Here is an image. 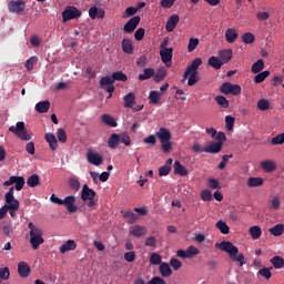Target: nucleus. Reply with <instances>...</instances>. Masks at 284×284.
Returning <instances> with one entry per match:
<instances>
[{"label": "nucleus", "mask_w": 284, "mask_h": 284, "mask_svg": "<svg viewBox=\"0 0 284 284\" xmlns=\"http://www.w3.org/2000/svg\"><path fill=\"white\" fill-rule=\"evenodd\" d=\"M232 54H233L232 49H224L219 52V57L224 64L230 63V61H232Z\"/></svg>", "instance_id": "nucleus-28"}, {"label": "nucleus", "mask_w": 284, "mask_h": 284, "mask_svg": "<svg viewBox=\"0 0 284 284\" xmlns=\"http://www.w3.org/2000/svg\"><path fill=\"white\" fill-rule=\"evenodd\" d=\"M272 145H283L284 143V133L277 134L271 139Z\"/></svg>", "instance_id": "nucleus-59"}, {"label": "nucleus", "mask_w": 284, "mask_h": 284, "mask_svg": "<svg viewBox=\"0 0 284 284\" xmlns=\"http://www.w3.org/2000/svg\"><path fill=\"white\" fill-rule=\"evenodd\" d=\"M267 77H270V71L260 72L254 77V82L263 83V81H265L267 79Z\"/></svg>", "instance_id": "nucleus-52"}, {"label": "nucleus", "mask_w": 284, "mask_h": 284, "mask_svg": "<svg viewBox=\"0 0 284 284\" xmlns=\"http://www.w3.org/2000/svg\"><path fill=\"white\" fill-rule=\"evenodd\" d=\"M203 65V60L201 58H195L191 64L186 68L182 81L187 80V85L192 88V85H196L201 78L199 77V68Z\"/></svg>", "instance_id": "nucleus-2"}, {"label": "nucleus", "mask_w": 284, "mask_h": 284, "mask_svg": "<svg viewBox=\"0 0 284 284\" xmlns=\"http://www.w3.org/2000/svg\"><path fill=\"white\" fill-rule=\"evenodd\" d=\"M82 12L77 7L69 6L62 11V21L63 23H68V21H72V19H80Z\"/></svg>", "instance_id": "nucleus-8"}, {"label": "nucleus", "mask_w": 284, "mask_h": 284, "mask_svg": "<svg viewBox=\"0 0 284 284\" xmlns=\"http://www.w3.org/2000/svg\"><path fill=\"white\" fill-rule=\"evenodd\" d=\"M207 63L211 68H214V70H221V68H223V65H224L221 58H217V57H214V55L209 58Z\"/></svg>", "instance_id": "nucleus-30"}, {"label": "nucleus", "mask_w": 284, "mask_h": 284, "mask_svg": "<svg viewBox=\"0 0 284 284\" xmlns=\"http://www.w3.org/2000/svg\"><path fill=\"white\" fill-rule=\"evenodd\" d=\"M94 196H97V192L90 189L88 184H83L81 190V199L82 201H89L87 204L88 207H94V205H97V200H94Z\"/></svg>", "instance_id": "nucleus-7"}, {"label": "nucleus", "mask_w": 284, "mask_h": 284, "mask_svg": "<svg viewBox=\"0 0 284 284\" xmlns=\"http://www.w3.org/2000/svg\"><path fill=\"white\" fill-rule=\"evenodd\" d=\"M28 229L29 231V243H31V246L33 250H37L39 246L43 245V243H45V240H43V230L37 225H34V223L30 222L28 224Z\"/></svg>", "instance_id": "nucleus-3"}, {"label": "nucleus", "mask_w": 284, "mask_h": 284, "mask_svg": "<svg viewBox=\"0 0 284 284\" xmlns=\"http://www.w3.org/2000/svg\"><path fill=\"white\" fill-rule=\"evenodd\" d=\"M161 261H163V257L159 253H152L150 256V264L151 265H161Z\"/></svg>", "instance_id": "nucleus-54"}, {"label": "nucleus", "mask_w": 284, "mask_h": 284, "mask_svg": "<svg viewBox=\"0 0 284 284\" xmlns=\"http://www.w3.org/2000/svg\"><path fill=\"white\" fill-rule=\"evenodd\" d=\"M4 207L9 212L12 219L17 217V212H19V200L14 197V186L10 187L9 191L4 194Z\"/></svg>", "instance_id": "nucleus-4"}, {"label": "nucleus", "mask_w": 284, "mask_h": 284, "mask_svg": "<svg viewBox=\"0 0 284 284\" xmlns=\"http://www.w3.org/2000/svg\"><path fill=\"white\" fill-rule=\"evenodd\" d=\"M87 161L91 163V165H101L103 163V156L99 153H95L93 151H89L87 153Z\"/></svg>", "instance_id": "nucleus-18"}, {"label": "nucleus", "mask_w": 284, "mask_h": 284, "mask_svg": "<svg viewBox=\"0 0 284 284\" xmlns=\"http://www.w3.org/2000/svg\"><path fill=\"white\" fill-rule=\"evenodd\" d=\"M270 263L273 265L275 270H283L284 267V258L282 256H274L270 260Z\"/></svg>", "instance_id": "nucleus-35"}, {"label": "nucleus", "mask_w": 284, "mask_h": 284, "mask_svg": "<svg viewBox=\"0 0 284 284\" xmlns=\"http://www.w3.org/2000/svg\"><path fill=\"white\" fill-rule=\"evenodd\" d=\"M2 232L6 236H10L12 234V222L4 221L2 222Z\"/></svg>", "instance_id": "nucleus-53"}, {"label": "nucleus", "mask_w": 284, "mask_h": 284, "mask_svg": "<svg viewBox=\"0 0 284 284\" xmlns=\"http://www.w3.org/2000/svg\"><path fill=\"white\" fill-rule=\"evenodd\" d=\"M102 123L105 125H109V128H116V120L112 118L110 114H103L102 115Z\"/></svg>", "instance_id": "nucleus-41"}, {"label": "nucleus", "mask_w": 284, "mask_h": 284, "mask_svg": "<svg viewBox=\"0 0 284 284\" xmlns=\"http://www.w3.org/2000/svg\"><path fill=\"white\" fill-rule=\"evenodd\" d=\"M9 132H12L14 136L20 139V141H31L32 135L26 130V122H17L16 126L12 125L9 128Z\"/></svg>", "instance_id": "nucleus-6"}, {"label": "nucleus", "mask_w": 284, "mask_h": 284, "mask_svg": "<svg viewBox=\"0 0 284 284\" xmlns=\"http://www.w3.org/2000/svg\"><path fill=\"white\" fill-rule=\"evenodd\" d=\"M37 63H39V58H37V55H33L26 61L24 68H27L28 72H31Z\"/></svg>", "instance_id": "nucleus-46"}, {"label": "nucleus", "mask_w": 284, "mask_h": 284, "mask_svg": "<svg viewBox=\"0 0 284 284\" xmlns=\"http://www.w3.org/2000/svg\"><path fill=\"white\" fill-rule=\"evenodd\" d=\"M129 233L135 239H141V236H145V234H148V229L141 225H134L130 227Z\"/></svg>", "instance_id": "nucleus-19"}, {"label": "nucleus", "mask_w": 284, "mask_h": 284, "mask_svg": "<svg viewBox=\"0 0 284 284\" xmlns=\"http://www.w3.org/2000/svg\"><path fill=\"white\" fill-rule=\"evenodd\" d=\"M122 50L125 52V54L134 53V47L132 45V41L130 39L122 40Z\"/></svg>", "instance_id": "nucleus-37"}, {"label": "nucleus", "mask_w": 284, "mask_h": 284, "mask_svg": "<svg viewBox=\"0 0 284 284\" xmlns=\"http://www.w3.org/2000/svg\"><path fill=\"white\" fill-rule=\"evenodd\" d=\"M220 92H222V94H232L233 97H239V94H241V85L224 82L220 87Z\"/></svg>", "instance_id": "nucleus-9"}, {"label": "nucleus", "mask_w": 284, "mask_h": 284, "mask_svg": "<svg viewBox=\"0 0 284 284\" xmlns=\"http://www.w3.org/2000/svg\"><path fill=\"white\" fill-rule=\"evenodd\" d=\"M214 100L223 110H227L230 108V101H227L226 97L217 95L214 98Z\"/></svg>", "instance_id": "nucleus-39"}, {"label": "nucleus", "mask_w": 284, "mask_h": 284, "mask_svg": "<svg viewBox=\"0 0 284 284\" xmlns=\"http://www.w3.org/2000/svg\"><path fill=\"white\" fill-rule=\"evenodd\" d=\"M77 250V242L74 240H68L60 246V253L65 254V252H72Z\"/></svg>", "instance_id": "nucleus-23"}, {"label": "nucleus", "mask_w": 284, "mask_h": 284, "mask_svg": "<svg viewBox=\"0 0 284 284\" xmlns=\"http://www.w3.org/2000/svg\"><path fill=\"white\" fill-rule=\"evenodd\" d=\"M57 136L60 143H65V141H68V134H65V130L63 129H58Z\"/></svg>", "instance_id": "nucleus-63"}, {"label": "nucleus", "mask_w": 284, "mask_h": 284, "mask_svg": "<svg viewBox=\"0 0 284 284\" xmlns=\"http://www.w3.org/2000/svg\"><path fill=\"white\" fill-rule=\"evenodd\" d=\"M69 185L74 192H79V190H81V182L78 179L70 178Z\"/></svg>", "instance_id": "nucleus-55"}, {"label": "nucleus", "mask_w": 284, "mask_h": 284, "mask_svg": "<svg viewBox=\"0 0 284 284\" xmlns=\"http://www.w3.org/2000/svg\"><path fill=\"white\" fill-rule=\"evenodd\" d=\"M155 136L161 143L163 152L168 153L170 150H172V132H170L166 128H160L155 132Z\"/></svg>", "instance_id": "nucleus-5"}, {"label": "nucleus", "mask_w": 284, "mask_h": 284, "mask_svg": "<svg viewBox=\"0 0 284 284\" xmlns=\"http://www.w3.org/2000/svg\"><path fill=\"white\" fill-rule=\"evenodd\" d=\"M136 12H139V9H136L134 7H129V8L125 9L122 18L128 19L130 17H134V14H136Z\"/></svg>", "instance_id": "nucleus-57"}, {"label": "nucleus", "mask_w": 284, "mask_h": 284, "mask_svg": "<svg viewBox=\"0 0 284 284\" xmlns=\"http://www.w3.org/2000/svg\"><path fill=\"white\" fill-rule=\"evenodd\" d=\"M170 265H171V267H173V270L175 272L181 270V267H183V263L180 260L175 258V257H172L170 260Z\"/></svg>", "instance_id": "nucleus-60"}, {"label": "nucleus", "mask_w": 284, "mask_h": 284, "mask_svg": "<svg viewBox=\"0 0 284 284\" xmlns=\"http://www.w3.org/2000/svg\"><path fill=\"white\" fill-rule=\"evenodd\" d=\"M225 124H226V130H229V131L234 130V116L226 115L225 116Z\"/></svg>", "instance_id": "nucleus-64"}, {"label": "nucleus", "mask_w": 284, "mask_h": 284, "mask_svg": "<svg viewBox=\"0 0 284 284\" xmlns=\"http://www.w3.org/2000/svg\"><path fill=\"white\" fill-rule=\"evenodd\" d=\"M160 274L163 278H170V275L172 274V268L170 267V264L162 262L160 264Z\"/></svg>", "instance_id": "nucleus-31"}, {"label": "nucleus", "mask_w": 284, "mask_h": 284, "mask_svg": "<svg viewBox=\"0 0 284 284\" xmlns=\"http://www.w3.org/2000/svg\"><path fill=\"white\" fill-rule=\"evenodd\" d=\"M239 39V32H236V29L234 28H229L225 31V40L227 43H234Z\"/></svg>", "instance_id": "nucleus-24"}, {"label": "nucleus", "mask_w": 284, "mask_h": 284, "mask_svg": "<svg viewBox=\"0 0 284 284\" xmlns=\"http://www.w3.org/2000/svg\"><path fill=\"white\" fill-rule=\"evenodd\" d=\"M111 77L113 79V82L114 81H122V82L128 81V75L125 73H123V71L113 72Z\"/></svg>", "instance_id": "nucleus-51"}, {"label": "nucleus", "mask_w": 284, "mask_h": 284, "mask_svg": "<svg viewBox=\"0 0 284 284\" xmlns=\"http://www.w3.org/2000/svg\"><path fill=\"white\" fill-rule=\"evenodd\" d=\"M139 23H141V17L134 16L124 24L123 31L126 34H132L139 28Z\"/></svg>", "instance_id": "nucleus-11"}, {"label": "nucleus", "mask_w": 284, "mask_h": 284, "mask_svg": "<svg viewBox=\"0 0 284 284\" xmlns=\"http://www.w3.org/2000/svg\"><path fill=\"white\" fill-rule=\"evenodd\" d=\"M257 108L262 111L265 112V110H270V100L267 99H260L257 101Z\"/></svg>", "instance_id": "nucleus-56"}, {"label": "nucleus", "mask_w": 284, "mask_h": 284, "mask_svg": "<svg viewBox=\"0 0 284 284\" xmlns=\"http://www.w3.org/2000/svg\"><path fill=\"white\" fill-rule=\"evenodd\" d=\"M264 68L265 62L263 59H258L255 63L252 64L251 72H253V74H258Z\"/></svg>", "instance_id": "nucleus-38"}, {"label": "nucleus", "mask_w": 284, "mask_h": 284, "mask_svg": "<svg viewBox=\"0 0 284 284\" xmlns=\"http://www.w3.org/2000/svg\"><path fill=\"white\" fill-rule=\"evenodd\" d=\"M161 97H163V93L159 91H151L149 94V100L153 105L159 104V101H161Z\"/></svg>", "instance_id": "nucleus-40"}, {"label": "nucleus", "mask_w": 284, "mask_h": 284, "mask_svg": "<svg viewBox=\"0 0 284 284\" xmlns=\"http://www.w3.org/2000/svg\"><path fill=\"white\" fill-rule=\"evenodd\" d=\"M40 182H41V179L39 178V175L32 174L31 176L28 178L27 185L29 187H37V185H39Z\"/></svg>", "instance_id": "nucleus-44"}, {"label": "nucleus", "mask_w": 284, "mask_h": 284, "mask_svg": "<svg viewBox=\"0 0 284 284\" xmlns=\"http://www.w3.org/2000/svg\"><path fill=\"white\" fill-rule=\"evenodd\" d=\"M174 52L173 48L169 49H161L160 50V57L161 61L165 63L166 68H170L172 65V54Z\"/></svg>", "instance_id": "nucleus-16"}, {"label": "nucleus", "mask_w": 284, "mask_h": 284, "mask_svg": "<svg viewBox=\"0 0 284 284\" xmlns=\"http://www.w3.org/2000/svg\"><path fill=\"white\" fill-rule=\"evenodd\" d=\"M253 241L261 239L263 231H261L260 226H251L248 230Z\"/></svg>", "instance_id": "nucleus-47"}, {"label": "nucleus", "mask_w": 284, "mask_h": 284, "mask_svg": "<svg viewBox=\"0 0 284 284\" xmlns=\"http://www.w3.org/2000/svg\"><path fill=\"white\" fill-rule=\"evenodd\" d=\"M145 247H152L153 250H156V237L155 236H149L146 241L144 242Z\"/></svg>", "instance_id": "nucleus-61"}, {"label": "nucleus", "mask_w": 284, "mask_h": 284, "mask_svg": "<svg viewBox=\"0 0 284 284\" xmlns=\"http://www.w3.org/2000/svg\"><path fill=\"white\" fill-rule=\"evenodd\" d=\"M124 219L129 220V223L132 225V223H136V219H139V215H136L134 212L132 211H128L124 214Z\"/></svg>", "instance_id": "nucleus-62"}, {"label": "nucleus", "mask_w": 284, "mask_h": 284, "mask_svg": "<svg viewBox=\"0 0 284 284\" xmlns=\"http://www.w3.org/2000/svg\"><path fill=\"white\" fill-rule=\"evenodd\" d=\"M121 141V136L116 133L111 134L108 146L111 148V150H116L119 148V143Z\"/></svg>", "instance_id": "nucleus-32"}, {"label": "nucleus", "mask_w": 284, "mask_h": 284, "mask_svg": "<svg viewBox=\"0 0 284 284\" xmlns=\"http://www.w3.org/2000/svg\"><path fill=\"white\" fill-rule=\"evenodd\" d=\"M215 247L216 250H221V252L229 254L233 263H240V267H243V265L247 263L245 262V255L243 253H239V247L234 246V244L230 241L216 243Z\"/></svg>", "instance_id": "nucleus-1"}, {"label": "nucleus", "mask_w": 284, "mask_h": 284, "mask_svg": "<svg viewBox=\"0 0 284 284\" xmlns=\"http://www.w3.org/2000/svg\"><path fill=\"white\" fill-rule=\"evenodd\" d=\"M8 278H10V268L0 267V284L1 281H8Z\"/></svg>", "instance_id": "nucleus-58"}, {"label": "nucleus", "mask_w": 284, "mask_h": 284, "mask_svg": "<svg viewBox=\"0 0 284 284\" xmlns=\"http://www.w3.org/2000/svg\"><path fill=\"white\" fill-rule=\"evenodd\" d=\"M100 85L102 89H105L106 92H109V94H112V92H114L115 88H114V79L112 78V75H106L101 78L100 80Z\"/></svg>", "instance_id": "nucleus-14"}, {"label": "nucleus", "mask_w": 284, "mask_h": 284, "mask_svg": "<svg viewBox=\"0 0 284 284\" xmlns=\"http://www.w3.org/2000/svg\"><path fill=\"white\" fill-rule=\"evenodd\" d=\"M123 101H124V108L132 109L136 104V95H134V93L130 92L126 95H124Z\"/></svg>", "instance_id": "nucleus-25"}, {"label": "nucleus", "mask_w": 284, "mask_h": 284, "mask_svg": "<svg viewBox=\"0 0 284 284\" xmlns=\"http://www.w3.org/2000/svg\"><path fill=\"white\" fill-rule=\"evenodd\" d=\"M89 17L90 19H103L105 17V11L103 9L97 8L93 6L89 9Z\"/></svg>", "instance_id": "nucleus-22"}, {"label": "nucleus", "mask_w": 284, "mask_h": 284, "mask_svg": "<svg viewBox=\"0 0 284 284\" xmlns=\"http://www.w3.org/2000/svg\"><path fill=\"white\" fill-rule=\"evenodd\" d=\"M223 150V142H211L206 148H204V152L206 154H219Z\"/></svg>", "instance_id": "nucleus-20"}, {"label": "nucleus", "mask_w": 284, "mask_h": 284, "mask_svg": "<svg viewBox=\"0 0 284 284\" xmlns=\"http://www.w3.org/2000/svg\"><path fill=\"white\" fill-rule=\"evenodd\" d=\"M47 143H49V146L52 151L57 150L59 148V142L57 141V136H54V133H47L44 136Z\"/></svg>", "instance_id": "nucleus-26"}, {"label": "nucleus", "mask_w": 284, "mask_h": 284, "mask_svg": "<svg viewBox=\"0 0 284 284\" xmlns=\"http://www.w3.org/2000/svg\"><path fill=\"white\" fill-rule=\"evenodd\" d=\"M3 185L6 187H10V185H14L13 191L17 190V192H21V189L23 187V185H26V179H23V176L11 175L9 180L3 182Z\"/></svg>", "instance_id": "nucleus-10"}, {"label": "nucleus", "mask_w": 284, "mask_h": 284, "mask_svg": "<svg viewBox=\"0 0 284 284\" xmlns=\"http://www.w3.org/2000/svg\"><path fill=\"white\" fill-rule=\"evenodd\" d=\"M261 168L264 170V172H274V170H276V162L272 160L262 161Z\"/></svg>", "instance_id": "nucleus-29"}, {"label": "nucleus", "mask_w": 284, "mask_h": 284, "mask_svg": "<svg viewBox=\"0 0 284 284\" xmlns=\"http://www.w3.org/2000/svg\"><path fill=\"white\" fill-rule=\"evenodd\" d=\"M50 110V101H41L36 104V111L39 112V114H45Z\"/></svg>", "instance_id": "nucleus-34"}, {"label": "nucleus", "mask_w": 284, "mask_h": 284, "mask_svg": "<svg viewBox=\"0 0 284 284\" xmlns=\"http://www.w3.org/2000/svg\"><path fill=\"white\" fill-rule=\"evenodd\" d=\"M199 43H201V41L197 38H190L187 44V52H194V50L199 48Z\"/></svg>", "instance_id": "nucleus-49"}, {"label": "nucleus", "mask_w": 284, "mask_h": 284, "mask_svg": "<svg viewBox=\"0 0 284 284\" xmlns=\"http://www.w3.org/2000/svg\"><path fill=\"white\" fill-rule=\"evenodd\" d=\"M153 81L155 83H161L165 77H168V69L165 67L160 68L156 72L154 71Z\"/></svg>", "instance_id": "nucleus-27"}, {"label": "nucleus", "mask_w": 284, "mask_h": 284, "mask_svg": "<svg viewBox=\"0 0 284 284\" xmlns=\"http://www.w3.org/2000/svg\"><path fill=\"white\" fill-rule=\"evenodd\" d=\"M263 185V178H248L247 186L248 187H261Z\"/></svg>", "instance_id": "nucleus-43"}, {"label": "nucleus", "mask_w": 284, "mask_h": 284, "mask_svg": "<svg viewBox=\"0 0 284 284\" xmlns=\"http://www.w3.org/2000/svg\"><path fill=\"white\" fill-rule=\"evenodd\" d=\"M284 232V225L283 224H276L275 226L270 229V233L273 236H281V234H283Z\"/></svg>", "instance_id": "nucleus-50"}, {"label": "nucleus", "mask_w": 284, "mask_h": 284, "mask_svg": "<svg viewBox=\"0 0 284 284\" xmlns=\"http://www.w3.org/2000/svg\"><path fill=\"white\" fill-rule=\"evenodd\" d=\"M199 248H196L194 245H191L185 251L178 250L176 256H179L180 258H194V256L199 255Z\"/></svg>", "instance_id": "nucleus-12"}, {"label": "nucleus", "mask_w": 284, "mask_h": 284, "mask_svg": "<svg viewBox=\"0 0 284 284\" xmlns=\"http://www.w3.org/2000/svg\"><path fill=\"white\" fill-rule=\"evenodd\" d=\"M174 174H179L180 176H187V169L181 164V162L175 161L173 164Z\"/></svg>", "instance_id": "nucleus-33"}, {"label": "nucleus", "mask_w": 284, "mask_h": 284, "mask_svg": "<svg viewBox=\"0 0 284 284\" xmlns=\"http://www.w3.org/2000/svg\"><path fill=\"white\" fill-rule=\"evenodd\" d=\"M179 21H181L179 14L173 13L172 16H170L165 26L166 32H174V30H176V26H179Z\"/></svg>", "instance_id": "nucleus-17"}, {"label": "nucleus", "mask_w": 284, "mask_h": 284, "mask_svg": "<svg viewBox=\"0 0 284 284\" xmlns=\"http://www.w3.org/2000/svg\"><path fill=\"white\" fill-rule=\"evenodd\" d=\"M154 77V69L145 68L143 69V73L139 74V81H148V79H152Z\"/></svg>", "instance_id": "nucleus-36"}, {"label": "nucleus", "mask_w": 284, "mask_h": 284, "mask_svg": "<svg viewBox=\"0 0 284 284\" xmlns=\"http://www.w3.org/2000/svg\"><path fill=\"white\" fill-rule=\"evenodd\" d=\"M75 204H77V196L74 195H69L62 200V205L67 207L70 214H74V212H77L78 207Z\"/></svg>", "instance_id": "nucleus-15"}, {"label": "nucleus", "mask_w": 284, "mask_h": 284, "mask_svg": "<svg viewBox=\"0 0 284 284\" xmlns=\"http://www.w3.org/2000/svg\"><path fill=\"white\" fill-rule=\"evenodd\" d=\"M8 8L10 12H13L14 14H21V12L26 10V2L21 0H11L8 3Z\"/></svg>", "instance_id": "nucleus-13"}, {"label": "nucleus", "mask_w": 284, "mask_h": 284, "mask_svg": "<svg viewBox=\"0 0 284 284\" xmlns=\"http://www.w3.org/2000/svg\"><path fill=\"white\" fill-rule=\"evenodd\" d=\"M242 41L246 45H250V44L254 43V41H256V38L254 37V34L252 32H246L242 36Z\"/></svg>", "instance_id": "nucleus-48"}, {"label": "nucleus", "mask_w": 284, "mask_h": 284, "mask_svg": "<svg viewBox=\"0 0 284 284\" xmlns=\"http://www.w3.org/2000/svg\"><path fill=\"white\" fill-rule=\"evenodd\" d=\"M272 270H274V267H263L257 272L258 276H263V278H266V281H270V278H272Z\"/></svg>", "instance_id": "nucleus-42"}, {"label": "nucleus", "mask_w": 284, "mask_h": 284, "mask_svg": "<svg viewBox=\"0 0 284 284\" xmlns=\"http://www.w3.org/2000/svg\"><path fill=\"white\" fill-rule=\"evenodd\" d=\"M215 227L220 230L221 234H230V226L223 220L217 221Z\"/></svg>", "instance_id": "nucleus-45"}, {"label": "nucleus", "mask_w": 284, "mask_h": 284, "mask_svg": "<svg viewBox=\"0 0 284 284\" xmlns=\"http://www.w3.org/2000/svg\"><path fill=\"white\" fill-rule=\"evenodd\" d=\"M18 274L20 278H28L30 276V265L26 262H20L18 264Z\"/></svg>", "instance_id": "nucleus-21"}]
</instances>
